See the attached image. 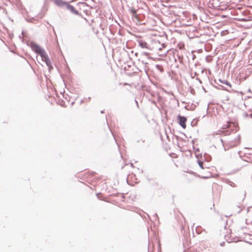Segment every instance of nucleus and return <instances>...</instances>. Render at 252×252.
<instances>
[{
    "label": "nucleus",
    "mask_w": 252,
    "mask_h": 252,
    "mask_svg": "<svg viewBox=\"0 0 252 252\" xmlns=\"http://www.w3.org/2000/svg\"><path fill=\"white\" fill-rule=\"evenodd\" d=\"M57 7L66 10L73 14L78 15L79 12L75 9L73 6L70 4L69 2L63 0H50Z\"/></svg>",
    "instance_id": "nucleus-1"
},
{
    "label": "nucleus",
    "mask_w": 252,
    "mask_h": 252,
    "mask_svg": "<svg viewBox=\"0 0 252 252\" xmlns=\"http://www.w3.org/2000/svg\"><path fill=\"white\" fill-rule=\"evenodd\" d=\"M241 137L240 135H238L234 140L230 141L227 143H225L222 139H220L223 145L224 150H227L229 148L238 146L240 143Z\"/></svg>",
    "instance_id": "nucleus-2"
},
{
    "label": "nucleus",
    "mask_w": 252,
    "mask_h": 252,
    "mask_svg": "<svg viewBox=\"0 0 252 252\" xmlns=\"http://www.w3.org/2000/svg\"><path fill=\"white\" fill-rule=\"evenodd\" d=\"M137 42L138 43V46L141 48L143 49H146L148 51H151L152 48H151L150 45L147 43L145 40L138 39L137 40Z\"/></svg>",
    "instance_id": "nucleus-3"
},
{
    "label": "nucleus",
    "mask_w": 252,
    "mask_h": 252,
    "mask_svg": "<svg viewBox=\"0 0 252 252\" xmlns=\"http://www.w3.org/2000/svg\"><path fill=\"white\" fill-rule=\"evenodd\" d=\"M31 48L32 50L35 53L39 54L40 55H42L45 51L43 49L41 48L39 45L34 43H32L31 44Z\"/></svg>",
    "instance_id": "nucleus-4"
},
{
    "label": "nucleus",
    "mask_w": 252,
    "mask_h": 252,
    "mask_svg": "<svg viewBox=\"0 0 252 252\" xmlns=\"http://www.w3.org/2000/svg\"><path fill=\"white\" fill-rule=\"evenodd\" d=\"M178 118L179 119V124L183 128H185L186 127V122L187 121V118L184 116H182L180 115L178 116Z\"/></svg>",
    "instance_id": "nucleus-5"
},
{
    "label": "nucleus",
    "mask_w": 252,
    "mask_h": 252,
    "mask_svg": "<svg viewBox=\"0 0 252 252\" xmlns=\"http://www.w3.org/2000/svg\"><path fill=\"white\" fill-rule=\"evenodd\" d=\"M138 62H139L142 65H143V69L145 72H147L149 70V67L148 66V63L147 62H144L143 60H138Z\"/></svg>",
    "instance_id": "nucleus-6"
},
{
    "label": "nucleus",
    "mask_w": 252,
    "mask_h": 252,
    "mask_svg": "<svg viewBox=\"0 0 252 252\" xmlns=\"http://www.w3.org/2000/svg\"><path fill=\"white\" fill-rule=\"evenodd\" d=\"M219 82L221 83L222 84L225 85L227 87H228L229 88H231V84L226 80H223L219 79L218 80Z\"/></svg>",
    "instance_id": "nucleus-7"
},
{
    "label": "nucleus",
    "mask_w": 252,
    "mask_h": 252,
    "mask_svg": "<svg viewBox=\"0 0 252 252\" xmlns=\"http://www.w3.org/2000/svg\"><path fill=\"white\" fill-rule=\"evenodd\" d=\"M40 56L41 57L42 60L43 61H44V62H46V61L47 60L49 59L48 58V55H47V54H46V52L45 51H44V53H43V55H40Z\"/></svg>",
    "instance_id": "nucleus-8"
},
{
    "label": "nucleus",
    "mask_w": 252,
    "mask_h": 252,
    "mask_svg": "<svg viewBox=\"0 0 252 252\" xmlns=\"http://www.w3.org/2000/svg\"><path fill=\"white\" fill-rule=\"evenodd\" d=\"M156 68L160 72H163L164 71L163 67L161 65L157 64L156 65Z\"/></svg>",
    "instance_id": "nucleus-9"
},
{
    "label": "nucleus",
    "mask_w": 252,
    "mask_h": 252,
    "mask_svg": "<svg viewBox=\"0 0 252 252\" xmlns=\"http://www.w3.org/2000/svg\"><path fill=\"white\" fill-rule=\"evenodd\" d=\"M141 56H145L147 59H151L150 53L147 52H142Z\"/></svg>",
    "instance_id": "nucleus-10"
},
{
    "label": "nucleus",
    "mask_w": 252,
    "mask_h": 252,
    "mask_svg": "<svg viewBox=\"0 0 252 252\" xmlns=\"http://www.w3.org/2000/svg\"><path fill=\"white\" fill-rule=\"evenodd\" d=\"M47 66L48 67L49 69H50V68H52V63H51V61L50 60V59H48V60H47L46 61V62H45Z\"/></svg>",
    "instance_id": "nucleus-11"
},
{
    "label": "nucleus",
    "mask_w": 252,
    "mask_h": 252,
    "mask_svg": "<svg viewBox=\"0 0 252 252\" xmlns=\"http://www.w3.org/2000/svg\"><path fill=\"white\" fill-rule=\"evenodd\" d=\"M97 198L100 200H103L104 197L103 196L102 194L100 193H96V194Z\"/></svg>",
    "instance_id": "nucleus-12"
},
{
    "label": "nucleus",
    "mask_w": 252,
    "mask_h": 252,
    "mask_svg": "<svg viewBox=\"0 0 252 252\" xmlns=\"http://www.w3.org/2000/svg\"><path fill=\"white\" fill-rule=\"evenodd\" d=\"M197 161H198V165L200 166V167L202 169H204L203 162L199 159L197 160Z\"/></svg>",
    "instance_id": "nucleus-13"
},
{
    "label": "nucleus",
    "mask_w": 252,
    "mask_h": 252,
    "mask_svg": "<svg viewBox=\"0 0 252 252\" xmlns=\"http://www.w3.org/2000/svg\"><path fill=\"white\" fill-rule=\"evenodd\" d=\"M130 11V12L132 14H135L136 13V10H135L134 9H133V8H131L129 10Z\"/></svg>",
    "instance_id": "nucleus-14"
},
{
    "label": "nucleus",
    "mask_w": 252,
    "mask_h": 252,
    "mask_svg": "<svg viewBox=\"0 0 252 252\" xmlns=\"http://www.w3.org/2000/svg\"><path fill=\"white\" fill-rule=\"evenodd\" d=\"M251 20L250 19H247L246 18H243L241 20V21H248Z\"/></svg>",
    "instance_id": "nucleus-15"
},
{
    "label": "nucleus",
    "mask_w": 252,
    "mask_h": 252,
    "mask_svg": "<svg viewBox=\"0 0 252 252\" xmlns=\"http://www.w3.org/2000/svg\"><path fill=\"white\" fill-rule=\"evenodd\" d=\"M191 124V125L192 126H195L196 125V122H195L194 123L193 121H192Z\"/></svg>",
    "instance_id": "nucleus-16"
},
{
    "label": "nucleus",
    "mask_w": 252,
    "mask_h": 252,
    "mask_svg": "<svg viewBox=\"0 0 252 252\" xmlns=\"http://www.w3.org/2000/svg\"><path fill=\"white\" fill-rule=\"evenodd\" d=\"M135 104H136L137 107H138V102L136 100H135Z\"/></svg>",
    "instance_id": "nucleus-17"
},
{
    "label": "nucleus",
    "mask_w": 252,
    "mask_h": 252,
    "mask_svg": "<svg viewBox=\"0 0 252 252\" xmlns=\"http://www.w3.org/2000/svg\"><path fill=\"white\" fill-rule=\"evenodd\" d=\"M208 177H209V176H203V177H202L203 178H205H205H207Z\"/></svg>",
    "instance_id": "nucleus-18"
},
{
    "label": "nucleus",
    "mask_w": 252,
    "mask_h": 252,
    "mask_svg": "<svg viewBox=\"0 0 252 252\" xmlns=\"http://www.w3.org/2000/svg\"><path fill=\"white\" fill-rule=\"evenodd\" d=\"M27 21H29V22H32V19H28Z\"/></svg>",
    "instance_id": "nucleus-19"
},
{
    "label": "nucleus",
    "mask_w": 252,
    "mask_h": 252,
    "mask_svg": "<svg viewBox=\"0 0 252 252\" xmlns=\"http://www.w3.org/2000/svg\"><path fill=\"white\" fill-rule=\"evenodd\" d=\"M244 196H246V192H245H245H244Z\"/></svg>",
    "instance_id": "nucleus-20"
},
{
    "label": "nucleus",
    "mask_w": 252,
    "mask_h": 252,
    "mask_svg": "<svg viewBox=\"0 0 252 252\" xmlns=\"http://www.w3.org/2000/svg\"><path fill=\"white\" fill-rule=\"evenodd\" d=\"M224 90H226V91H228L227 89V88H224Z\"/></svg>",
    "instance_id": "nucleus-21"
},
{
    "label": "nucleus",
    "mask_w": 252,
    "mask_h": 252,
    "mask_svg": "<svg viewBox=\"0 0 252 252\" xmlns=\"http://www.w3.org/2000/svg\"><path fill=\"white\" fill-rule=\"evenodd\" d=\"M101 113H104L103 111H101Z\"/></svg>",
    "instance_id": "nucleus-22"
},
{
    "label": "nucleus",
    "mask_w": 252,
    "mask_h": 252,
    "mask_svg": "<svg viewBox=\"0 0 252 252\" xmlns=\"http://www.w3.org/2000/svg\"><path fill=\"white\" fill-rule=\"evenodd\" d=\"M137 54H137V53H136L135 54V55L136 56H137Z\"/></svg>",
    "instance_id": "nucleus-23"
}]
</instances>
